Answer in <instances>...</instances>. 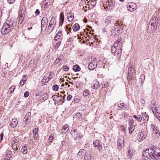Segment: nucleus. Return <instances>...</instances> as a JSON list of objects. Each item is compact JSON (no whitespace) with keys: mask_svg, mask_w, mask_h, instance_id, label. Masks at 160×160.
I'll return each instance as SVG.
<instances>
[{"mask_svg":"<svg viewBox=\"0 0 160 160\" xmlns=\"http://www.w3.org/2000/svg\"><path fill=\"white\" fill-rule=\"evenodd\" d=\"M72 98V96L71 95H69L68 96L67 98V100L68 101H69L71 100Z\"/></svg>","mask_w":160,"mask_h":160,"instance_id":"obj_61","label":"nucleus"},{"mask_svg":"<svg viewBox=\"0 0 160 160\" xmlns=\"http://www.w3.org/2000/svg\"><path fill=\"white\" fill-rule=\"evenodd\" d=\"M26 12V8L24 5H22L20 7V10L19 11V15L25 16Z\"/></svg>","mask_w":160,"mask_h":160,"instance_id":"obj_13","label":"nucleus"},{"mask_svg":"<svg viewBox=\"0 0 160 160\" xmlns=\"http://www.w3.org/2000/svg\"><path fill=\"white\" fill-rule=\"evenodd\" d=\"M61 42L60 41L57 42L55 46V48L57 49L61 44Z\"/></svg>","mask_w":160,"mask_h":160,"instance_id":"obj_47","label":"nucleus"},{"mask_svg":"<svg viewBox=\"0 0 160 160\" xmlns=\"http://www.w3.org/2000/svg\"><path fill=\"white\" fill-rule=\"evenodd\" d=\"M56 23V20L55 18L52 17L49 22V24H51L53 26H55V25Z\"/></svg>","mask_w":160,"mask_h":160,"instance_id":"obj_24","label":"nucleus"},{"mask_svg":"<svg viewBox=\"0 0 160 160\" xmlns=\"http://www.w3.org/2000/svg\"><path fill=\"white\" fill-rule=\"evenodd\" d=\"M52 98L54 101H57V99L59 98V96L57 95H54L52 96Z\"/></svg>","mask_w":160,"mask_h":160,"instance_id":"obj_46","label":"nucleus"},{"mask_svg":"<svg viewBox=\"0 0 160 160\" xmlns=\"http://www.w3.org/2000/svg\"><path fill=\"white\" fill-rule=\"evenodd\" d=\"M114 4L112 2L111 0H108L106 2L105 7H104V8H107L109 10H112L114 8Z\"/></svg>","mask_w":160,"mask_h":160,"instance_id":"obj_5","label":"nucleus"},{"mask_svg":"<svg viewBox=\"0 0 160 160\" xmlns=\"http://www.w3.org/2000/svg\"><path fill=\"white\" fill-rule=\"evenodd\" d=\"M122 47H119V48H118V50H119L118 51L117 54L118 55L119 54H120V55L119 56V58H120V56L121 55V53H122Z\"/></svg>","mask_w":160,"mask_h":160,"instance_id":"obj_50","label":"nucleus"},{"mask_svg":"<svg viewBox=\"0 0 160 160\" xmlns=\"http://www.w3.org/2000/svg\"><path fill=\"white\" fill-rule=\"evenodd\" d=\"M38 128H35L34 129V130L32 132L33 135L38 134Z\"/></svg>","mask_w":160,"mask_h":160,"instance_id":"obj_53","label":"nucleus"},{"mask_svg":"<svg viewBox=\"0 0 160 160\" xmlns=\"http://www.w3.org/2000/svg\"><path fill=\"white\" fill-rule=\"evenodd\" d=\"M67 16L68 20L70 22H71L73 20L74 17L73 14L70 13H67Z\"/></svg>","mask_w":160,"mask_h":160,"instance_id":"obj_20","label":"nucleus"},{"mask_svg":"<svg viewBox=\"0 0 160 160\" xmlns=\"http://www.w3.org/2000/svg\"><path fill=\"white\" fill-rule=\"evenodd\" d=\"M100 142L99 140H97L93 142V145L95 147H97L98 149L101 150L102 149V147Z\"/></svg>","mask_w":160,"mask_h":160,"instance_id":"obj_12","label":"nucleus"},{"mask_svg":"<svg viewBox=\"0 0 160 160\" xmlns=\"http://www.w3.org/2000/svg\"><path fill=\"white\" fill-rule=\"evenodd\" d=\"M89 95V91L88 90H86L83 92V95L84 97H86Z\"/></svg>","mask_w":160,"mask_h":160,"instance_id":"obj_40","label":"nucleus"},{"mask_svg":"<svg viewBox=\"0 0 160 160\" xmlns=\"http://www.w3.org/2000/svg\"><path fill=\"white\" fill-rule=\"evenodd\" d=\"M90 3L91 5L94 7L96 3V0H92L90 2Z\"/></svg>","mask_w":160,"mask_h":160,"instance_id":"obj_44","label":"nucleus"},{"mask_svg":"<svg viewBox=\"0 0 160 160\" xmlns=\"http://www.w3.org/2000/svg\"><path fill=\"white\" fill-rule=\"evenodd\" d=\"M127 9L130 12H132L136 9V4L132 2H129L127 5Z\"/></svg>","mask_w":160,"mask_h":160,"instance_id":"obj_6","label":"nucleus"},{"mask_svg":"<svg viewBox=\"0 0 160 160\" xmlns=\"http://www.w3.org/2000/svg\"><path fill=\"white\" fill-rule=\"evenodd\" d=\"M79 101V100L77 98H75L74 99V102L76 103L78 102Z\"/></svg>","mask_w":160,"mask_h":160,"instance_id":"obj_64","label":"nucleus"},{"mask_svg":"<svg viewBox=\"0 0 160 160\" xmlns=\"http://www.w3.org/2000/svg\"><path fill=\"white\" fill-rule=\"evenodd\" d=\"M153 151V148H150L147 149L145 150L142 152V157L143 158L146 157L148 158H150V156H149V153H151L152 151Z\"/></svg>","mask_w":160,"mask_h":160,"instance_id":"obj_7","label":"nucleus"},{"mask_svg":"<svg viewBox=\"0 0 160 160\" xmlns=\"http://www.w3.org/2000/svg\"><path fill=\"white\" fill-rule=\"evenodd\" d=\"M64 17L63 13H61L60 15L59 20H64Z\"/></svg>","mask_w":160,"mask_h":160,"instance_id":"obj_55","label":"nucleus"},{"mask_svg":"<svg viewBox=\"0 0 160 160\" xmlns=\"http://www.w3.org/2000/svg\"><path fill=\"white\" fill-rule=\"evenodd\" d=\"M70 25H68L66 26V29L68 30L69 31H70V32L72 30V28L71 27H69V26H70Z\"/></svg>","mask_w":160,"mask_h":160,"instance_id":"obj_59","label":"nucleus"},{"mask_svg":"<svg viewBox=\"0 0 160 160\" xmlns=\"http://www.w3.org/2000/svg\"><path fill=\"white\" fill-rule=\"evenodd\" d=\"M98 86V82H96L93 86H92V88L93 89H97Z\"/></svg>","mask_w":160,"mask_h":160,"instance_id":"obj_43","label":"nucleus"},{"mask_svg":"<svg viewBox=\"0 0 160 160\" xmlns=\"http://www.w3.org/2000/svg\"><path fill=\"white\" fill-rule=\"evenodd\" d=\"M120 103L118 104V106L120 108H122L124 106V103L123 102H121V101H120Z\"/></svg>","mask_w":160,"mask_h":160,"instance_id":"obj_49","label":"nucleus"},{"mask_svg":"<svg viewBox=\"0 0 160 160\" xmlns=\"http://www.w3.org/2000/svg\"><path fill=\"white\" fill-rule=\"evenodd\" d=\"M142 119V117L140 115H138L137 116V120L139 122L141 121Z\"/></svg>","mask_w":160,"mask_h":160,"instance_id":"obj_56","label":"nucleus"},{"mask_svg":"<svg viewBox=\"0 0 160 160\" xmlns=\"http://www.w3.org/2000/svg\"><path fill=\"white\" fill-rule=\"evenodd\" d=\"M49 81V80L48 79V78H44L42 79V83L44 84L45 82H47Z\"/></svg>","mask_w":160,"mask_h":160,"instance_id":"obj_52","label":"nucleus"},{"mask_svg":"<svg viewBox=\"0 0 160 160\" xmlns=\"http://www.w3.org/2000/svg\"><path fill=\"white\" fill-rule=\"evenodd\" d=\"M80 28V26L78 23L75 24L72 27V29L74 32L78 31Z\"/></svg>","mask_w":160,"mask_h":160,"instance_id":"obj_22","label":"nucleus"},{"mask_svg":"<svg viewBox=\"0 0 160 160\" xmlns=\"http://www.w3.org/2000/svg\"><path fill=\"white\" fill-rule=\"evenodd\" d=\"M54 27L51 25L50 24H49L48 27V31L49 32H51L54 29Z\"/></svg>","mask_w":160,"mask_h":160,"instance_id":"obj_30","label":"nucleus"},{"mask_svg":"<svg viewBox=\"0 0 160 160\" xmlns=\"http://www.w3.org/2000/svg\"><path fill=\"white\" fill-rule=\"evenodd\" d=\"M115 18L114 16H108L105 19V22L107 24H113L115 22L116 23H115V24L117 23L116 22H115Z\"/></svg>","mask_w":160,"mask_h":160,"instance_id":"obj_3","label":"nucleus"},{"mask_svg":"<svg viewBox=\"0 0 160 160\" xmlns=\"http://www.w3.org/2000/svg\"><path fill=\"white\" fill-rule=\"evenodd\" d=\"M63 68L64 70L65 71H68L69 69V68L65 65L63 66Z\"/></svg>","mask_w":160,"mask_h":160,"instance_id":"obj_58","label":"nucleus"},{"mask_svg":"<svg viewBox=\"0 0 160 160\" xmlns=\"http://www.w3.org/2000/svg\"><path fill=\"white\" fill-rule=\"evenodd\" d=\"M129 123L130 124V126L129 128V133H132L134 130V127L132 125V122H129Z\"/></svg>","mask_w":160,"mask_h":160,"instance_id":"obj_27","label":"nucleus"},{"mask_svg":"<svg viewBox=\"0 0 160 160\" xmlns=\"http://www.w3.org/2000/svg\"><path fill=\"white\" fill-rule=\"evenodd\" d=\"M128 69L129 70L128 73L130 74L129 77H130L131 75H132V73L133 71V69L130 67H129Z\"/></svg>","mask_w":160,"mask_h":160,"instance_id":"obj_38","label":"nucleus"},{"mask_svg":"<svg viewBox=\"0 0 160 160\" xmlns=\"http://www.w3.org/2000/svg\"><path fill=\"white\" fill-rule=\"evenodd\" d=\"M133 152V150L132 149L129 148L128 150V155L129 157L131 158L132 156V154Z\"/></svg>","mask_w":160,"mask_h":160,"instance_id":"obj_35","label":"nucleus"},{"mask_svg":"<svg viewBox=\"0 0 160 160\" xmlns=\"http://www.w3.org/2000/svg\"><path fill=\"white\" fill-rule=\"evenodd\" d=\"M72 69L75 72L79 71L80 70V68L78 65H76L73 67Z\"/></svg>","mask_w":160,"mask_h":160,"instance_id":"obj_28","label":"nucleus"},{"mask_svg":"<svg viewBox=\"0 0 160 160\" xmlns=\"http://www.w3.org/2000/svg\"><path fill=\"white\" fill-rule=\"evenodd\" d=\"M82 114L80 112L76 113L74 117V118H75L78 120L81 119L82 118Z\"/></svg>","mask_w":160,"mask_h":160,"instance_id":"obj_26","label":"nucleus"},{"mask_svg":"<svg viewBox=\"0 0 160 160\" xmlns=\"http://www.w3.org/2000/svg\"><path fill=\"white\" fill-rule=\"evenodd\" d=\"M103 88L107 87L108 86V83L107 82L103 81L101 83Z\"/></svg>","mask_w":160,"mask_h":160,"instance_id":"obj_37","label":"nucleus"},{"mask_svg":"<svg viewBox=\"0 0 160 160\" xmlns=\"http://www.w3.org/2000/svg\"><path fill=\"white\" fill-rule=\"evenodd\" d=\"M155 152H156V149H153V151H152L151 153H149V156H150L149 159H150L151 158H152L153 157L155 159H156V158H157L156 155H155Z\"/></svg>","mask_w":160,"mask_h":160,"instance_id":"obj_25","label":"nucleus"},{"mask_svg":"<svg viewBox=\"0 0 160 160\" xmlns=\"http://www.w3.org/2000/svg\"><path fill=\"white\" fill-rule=\"evenodd\" d=\"M66 144V142L64 141L61 142V143L60 145V146L62 147L65 146Z\"/></svg>","mask_w":160,"mask_h":160,"instance_id":"obj_60","label":"nucleus"},{"mask_svg":"<svg viewBox=\"0 0 160 160\" xmlns=\"http://www.w3.org/2000/svg\"><path fill=\"white\" fill-rule=\"evenodd\" d=\"M45 2V3H44V5L45 6H46V7L49 6V5H50L51 3V2H50L45 1L44 0V1H43V2Z\"/></svg>","mask_w":160,"mask_h":160,"instance_id":"obj_48","label":"nucleus"},{"mask_svg":"<svg viewBox=\"0 0 160 160\" xmlns=\"http://www.w3.org/2000/svg\"><path fill=\"white\" fill-rule=\"evenodd\" d=\"M142 118L144 120H145V119H147V121L149 117L148 115L146 113H142Z\"/></svg>","mask_w":160,"mask_h":160,"instance_id":"obj_32","label":"nucleus"},{"mask_svg":"<svg viewBox=\"0 0 160 160\" xmlns=\"http://www.w3.org/2000/svg\"><path fill=\"white\" fill-rule=\"evenodd\" d=\"M35 15L36 16H38L40 14V12L38 9H37L35 12Z\"/></svg>","mask_w":160,"mask_h":160,"instance_id":"obj_62","label":"nucleus"},{"mask_svg":"<svg viewBox=\"0 0 160 160\" xmlns=\"http://www.w3.org/2000/svg\"><path fill=\"white\" fill-rule=\"evenodd\" d=\"M59 88V87L57 85H54L52 87V89L53 91H57Z\"/></svg>","mask_w":160,"mask_h":160,"instance_id":"obj_41","label":"nucleus"},{"mask_svg":"<svg viewBox=\"0 0 160 160\" xmlns=\"http://www.w3.org/2000/svg\"><path fill=\"white\" fill-rule=\"evenodd\" d=\"M17 144H16V142H13L12 144V149L13 150L15 151H16L18 149V148H17Z\"/></svg>","mask_w":160,"mask_h":160,"instance_id":"obj_36","label":"nucleus"},{"mask_svg":"<svg viewBox=\"0 0 160 160\" xmlns=\"http://www.w3.org/2000/svg\"><path fill=\"white\" fill-rule=\"evenodd\" d=\"M155 155H156L157 158L156 160H160V148L156 149Z\"/></svg>","mask_w":160,"mask_h":160,"instance_id":"obj_17","label":"nucleus"},{"mask_svg":"<svg viewBox=\"0 0 160 160\" xmlns=\"http://www.w3.org/2000/svg\"><path fill=\"white\" fill-rule=\"evenodd\" d=\"M118 47V45H117V43H114L113 45L111 47V50L112 53H115L117 50V48H116Z\"/></svg>","mask_w":160,"mask_h":160,"instance_id":"obj_23","label":"nucleus"},{"mask_svg":"<svg viewBox=\"0 0 160 160\" xmlns=\"http://www.w3.org/2000/svg\"><path fill=\"white\" fill-rule=\"evenodd\" d=\"M158 18L155 16L152 17V19L150 21L148 25V28H151L152 31L156 30L157 28L158 24Z\"/></svg>","mask_w":160,"mask_h":160,"instance_id":"obj_2","label":"nucleus"},{"mask_svg":"<svg viewBox=\"0 0 160 160\" xmlns=\"http://www.w3.org/2000/svg\"><path fill=\"white\" fill-rule=\"evenodd\" d=\"M122 38L120 37H119L118 38V39L117 40V41H116L114 43H117V45H120L121 43V41H122Z\"/></svg>","mask_w":160,"mask_h":160,"instance_id":"obj_39","label":"nucleus"},{"mask_svg":"<svg viewBox=\"0 0 160 160\" xmlns=\"http://www.w3.org/2000/svg\"><path fill=\"white\" fill-rule=\"evenodd\" d=\"M31 112L27 113L23 119V122H25L26 123L29 122L31 121Z\"/></svg>","mask_w":160,"mask_h":160,"instance_id":"obj_11","label":"nucleus"},{"mask_svg":"<svg viewBox=\"0 0 160 160\" xmlns=\"http://www.w3.org/2000/svg\"><path fill=\"white\" fill-rule=\"evenodd\" d=\"M87 152L86 151L83 149H81L78 152V156L80 157V158L82 157L86 154Z\"/></svg>","mask_w":160,"mask_h":160,"instance_id":"obj_15","label":"nucleus"},{"mask_svg":"<svg viewBox=\"0 0 160 160\" xmlns=\"http://www.w3.org/2000/svg\"><path fill=\"white\" fill-rule=\"evenodd\" d=\"M124 138L122 137L119 138L118 141L117 145L118 146V148L119 149H121V148L124 146Z\"/></svg>","mask_w":160,"mask_h":160,"instance_id":"obj_10","label":"nucleus"},{"mask_svg":"<svg viewBox=\"0 0 160 160\" xmlns=\"http://www.w3.org/2000/svg\"><path fill=\"white\" fill-rule=\"evenodd\" d=\"M53 134H51L49 136L48 140L50 142H52L53 139Z\"/></svg>","mask_w":160,"mask_h":160,"instance_id":"obj_51","label":"nucleus"},{"mask_svg":"<svg viewBox=\"0 0 160 160\" xmlns=\"http://www.w3.org/2000/svg\"><path fill=\"white\" fill-rule=\"evenodd\" d=\"M12 152L11 151H8L6 152L5 154L6 159L7 160H9L12 157Z\"/></svg>","mask_w":160,"mask_h":160,"instance_id":"obj_19","label":"nucleus"},{"mask_svg":"<svg viewBox=\"0 0 160 160\" xmlns=\"http://www.w3.org/2000/svg\"><path fill=\"white\" fill-rule=\"evenodd\" d=\"M151 127L153 130L154 133L155 135L157 136L158 138L160 137V132L157 127L156 125L153 124L151 125Z\"/></svg>","mask_w":160,"mask_h":160,"instance_id":"obj_9","label":"nucleus"},{"mask_svg":"<svg viewBox=\"0 0 160 160\" xmlns=\"http://www.w3.org/2000/svg\"><path fill=\"white\" fill-rule=\"evenodd\" d=\"M47 76H48V79L50 80L51 79H52L53 78V76L51 73H47L46 74ZM47 76L46 77H47Z\"/></svg>","mask_w":160,"mask_h":160,"instance_id":"obj_54","label":"nucleus"},{"mask_svg":"<svg viewBox=\"0 0 160 160\" xmlns=\"http://www.w3.org/2000/svg\"><path fill=\"white\" fill-rule=\"evenodd\" d=\"M15 26V23L12 20H7L3 25V27L1 29V33L5 35L10 32Z\"/></svg>","mask_w":160,"mask_h":160,"instance_id":"obj_1","label":"nucleus"},{"mask_svg":"<svg viewBox=\"0 0 160 160\" xmlns=\"http://www.w3.org/2000/svg\"><path fill=\"white\" fill-rule=\"evenodd\" d=\"M71 133L72 136L75 139H79L81 137V134L78 133L77 131L75 129L72 130L71 131Z\"/></svg>","mask_w":160,"mask_h":160,"instance_id":"obj_4","label":"nucleus"},{"mask_svg":"<svg viewBox=\"0 0 160 160\" xmlns=\"http://www.w3.org/2000/svg\"><path fill=\"white\" fill-rule=\"evenodd\" d=\"M18 122L17 119H12V122L10 123V125L12 128H15L17 126Z\"/></svg>","mask_w":160,"mask_h":160,"instance_id":"obj_14","label":"nucleus"},{"mask_svg":"<svg viewBox=\"0 0 160 160\" xmlns=\"http://www.w3.org/2000/svg\"><path fill=\"white\" fill-rule=\"evenodd\" d=\"M27 79V76L26 75H24L19 83L20 85L22 86L26 82Z\"/></svg>","mask_w":160,"mask_h":160,"instance_id":"obj_18","label":"nucleus"},{"mask_svg":"<svg viewBox=\"0 0 160 160\" xmlns=\"http://www.w3.org/2000/svg\"><path fill=\"white\" fill-rule=\"evenodd\" d=\"M47 27V24H41V31H45Z\"/></svg>","mask_w":160,"mask_h":160,"instance_id":"obj_31","label":"nucleus"},{"mask_svg":"<svg viewBox=\"0 0 160 160\" xmlns=\"http://www.w3.org/2000/svg\"><path fill=\"white\" fill-rule=\"evenodd\" d=\"M29 94V92L28 91H26L25 92L24 94V97L25 98L28 97Z\"/></svg>","mask_w":160,"mask_h":160,"instance_id":"obj_57","label":"nucleus"},{"mask_svg":"<svg viewBox=\"0 0 160 160\" xmlns=\"http://www.w3.org/2000/svg\"><path fill=\"white\" fill-rule=\"evenodd\" d=\"M69 129L68 126L67 124L64 125L62 129V132L65 133L67 132Z\"/></svg>","mask_w":160,"mask_h":160,"instance_id":"obj_21","label":"nucleus"},{"mask_svg":"<svg viewBox=\"0 0 160 160\" xmlns=\"http://www.w3.org/2000/svg\"><path fill=\"white\" fill-rule=\"evenodd\" d=\"M27 147L26 146H22L21 151L22 152V153L24 154H26L27 152Z\"/></svg>","mask_w":160,"mask_h":160,"instance_id":"obj_29","label":"nucleus"},{"mask_svg":"<svg viewBox=\"0 0 160 160\" xmlns=\"http://www.w3.org/2000/svg\"><path fill=\"white\" fill-rule=\"evenodd\" d=\"M48 20L46 17H44L42 18L41 21V24H48Z\"/></svg>","mask_w":160,"mask_h":160,"instance_id":"obj_33","label":"nucleus"},{"mask_svg":"<svg viewBox=\"0 0 160 160\" xmlns=\"http://www.w3.org/2000/svg\"><path fill=\"white\" fill-rule=\"evenodd\" d=\"M20 15V17L19 18L18 22H19V23H22V22L23 21V20L24 19V17L25 16H24V15Z\"/></svg>","mask_w":160,"mask_h":160,"instance_id":"obj_34","label":"nucleus"},{"mask_svg":"<svg viewBox=\"0 0 160 160\" xmlns=\"http://www.w3.org/2000/svg\"><path fill=\"white\" fill-rule=\"evenodd\" d=\"M10 89V93H12L15 89V86H12L9 89Z\"/></svg>","mask_w":160,"mask_h":160,"instance_id":"obj_45","label":"nucleus"},{"mask_svg":"<svg viewBox=\"0 0 160 160\" xmlns=\"http://www.w3.org/2000/svg\"><path fill=\"white\" fill-rule=\"evenodd\" d=\"M97 62L93 60L88 65V68L89 70H93L97 68Z\"/></svg>","mask_w":160,"mask_h":160,"instance_id":"obj_8","label":"nucleus"},{"mask_svg":"<svg viewBox=\"0 0 160 160\" xmlns=\"http://www.w3.org/2000/svg\"><path fill=\"white\" fill-rule=\"evenodd\" d=\"M62 35V31L61 30H59L54 37V40L56 41H58Z\"/></svg>","mask_w":160,"mask_h":160,"instance_id":"obj_16","label":"nucleus"},{"mask_svg":"<svg viewBox=\"0 0 160 160\" xmlns=\"http://www.w3.org/2000/svg\"><path fill=\"white\" fill-rule=\"evenodd\" d=\"M145 79V76L143 74H141L140 76V81L141 82H144Z\"/></svg>","mask_w":160,"mask_h":160,"instance_id":"obj_42","label":"nucleus"},{"mask_svg":"<svg viewBox=\"0 0 160 160\" xmlns=\"http://www.w3.org/2000/svg\"><path fill=\"white\" fill-rule=\"evenodd\" d=\"M8 2L10 3H14V2H15V0H7Z\"/></svg>","mask_w":160,"mask_h":160,"instance_id":"obj_63","label":"nucleus"}]
</instances>
